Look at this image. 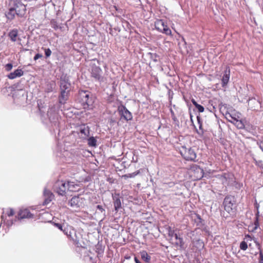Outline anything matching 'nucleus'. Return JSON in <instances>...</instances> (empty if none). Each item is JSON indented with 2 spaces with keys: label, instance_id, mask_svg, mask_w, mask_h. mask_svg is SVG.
Masks as SVG:
<instances>
[{
  "label": "nucleus",
  "instance_id": "obj_1",
  "mask_svg": "<svg viewBox=\"0 0 263 263\" xmlns=\"http://www.w3.org/2000/svg\"><path fill=\"white\" fill-rule=\"evenodd\" d=\"M80 99L84 108L91 109L93 107L94 98L87 91H81L79 93Z\"/></svg>",
  "mask_w": 263,
  "mask_h": 263
},
{
  "label": "nucleus",
  "instance_id": "obj_2",
  "mask_svg": "<svg viewBox=\"0 0 263 263\" xmlns=\"http://www.w3.org/2000/svg\"><path fill=\"white\" fill-rule=\"evenodd\" d=\"M180 154L187 161H194L196 158V153L191 148H187L185 147H182L180 150Z\"/></svg>",
  "mask_w": 263,
  "mask_h": 263
},
{
  "label": "nucleus",
  "instance_id": "obj_3",
  "mask_svg": "<svg viewBox=\"0 0 263 263\" xmlns=\"http://www.w3.org/2000/svg\"><path fill=\"white\" fill-rule=\"evenodd\" d=\"M155 28L157 30L165 33L166 35H171L172 31L167 27L165 22L162 20H158L155 23Z\"/></svg>",
  "mask_w": 263,
  "mask_h": 263
},
{
  "label": "nucleus",
  "instance_id": "obj_4",
  "mask_svg": "<svg viewBox=\"0 0 263 263\" xmlns=\"http://www.w3.org/2000/svg\"><path fill=\"white\" fill-rule=\"evenodd\" d=\"M67 182L63 180L58 181L54 185V190L59 195H64L67 191Z\"/></svg>",
  "mask_w": 263,
  "mask_h": 263
},
{
  "label": "nucleus",
  "instance_id": "obj_5",
  "mask_svg": "<svg viewBox=\"0 0 263 263\" xmlns=\"http://www.w3.org/2000/svg\"><path fill=\"white\" fill-rule=\"evenodd\" d=\"M13 8L16 12V15L20 17L24 16L26 14V5L23 4L20 1H15L14 2Z\"/></svg>",
  "mask_w": 263,
  "mask_h": 263
},
{
  "label": "nucleus",
  "instance_id": "obj_6",
  "mask_svg": "<svg viewBox=\"0 0 263 263\" xmlns=\"http://www.w3.org/2000/svg\"><path fill=\"white\" fill-rule=\"evenodd\" d=\"M90 73L91 77L96 80L100 82L103 81V77L102 76V70L100 67L92 65Z\"/></svg>",
  "mask_w": 263,
  "mask_h": 263
},
{
  "label": "nucleus",
  "instance_id": "obj_7",
  "mask_svg": "<svg viewBox=\"0 0 263 263\" xmlns=\"http://www.w3.org/2000/svg\"><path fill=\"white\" fill-rule=\"evenodd\" d=\"M223 204L224 210L229 214H233L235 212V205L230 197H226L224 199Z\"/></svg>",
  "mask_w": 263,
  "mask_h": 263
},
{
  "label": "nucleus",
  "instance_id": "obj_8",
  "mask_svg": "<svg viewBox=\"0 0 263 263\" xmlns=\"http://www.w3.org/2000/svg\"><path fill=\"white\" fill-rule=\"evenodd\" d=\"M118 111L121 118H123L126 121L131 120L133 119L132 113L123 105H120L118 107Z\"/></svg>",
  "mask_w": 263,
  "mask_h": 263
},
{
  "label": "nucleus",
  "instance_id": "obj_9",
  "mask_svg": "<svg viewBox=\"0 0 263 263\" xmlns=\"http://www.w3.org/2000/svg\"><path fill=\"white\" fill-rule=\"evenodd\" d=\"M54 225L61 231H63L65 235L69 238V234L74 233V229L71 226L63 223L62 224L55 223Z\"/></svg>",
  "mask_w": 263,
  "mask_h": 263
},
{
  "label": "nucleus",
  "instance_id": "obj_10",
  "mask_svg": "<svg viewBox=\"0 0 263 263\" xmlns=\"http://www.w3.org/2000/svg\"><path fill=\"white\" fill-rule=\"evenodd\" d=\"M54 225L61 231H63L65 235L69 238V234L74 233V229L71 226L63 223L62 224L55 223Z\"/></svg>",
  "mask_w": 263,
  "mask_h": 263
},
{
  "label": "nucleus",
  "instance_id": "obj_11",
  "mask_svg": "<svg viewBox=\"0 0 263 263\" xmlns=\"http://www.w3.org/2000/svg\"><path fill=\"white\" fill-rule=\"evenodd\" d=\"M85 199L81 196H74L69 201V203L71 207L77 208L84 205Z\"/></svg>",
  "mask_w": 263,
  "mask_h": 263
},
{
  "label": "nucleus",
  "instance_id": "obj_12",
  "mask_svg": "<svg viewBox=\"0 0 263 263\" xmlns=\"http://www.w3.org/2000/svg\"><path fill=\"white\" fill-rule=\"evenodd\" d=\"M14 214V211L12 209H9L6 210V211H4L3 214L1 216L2 221L4 223H6L8 226L12 225L13 222L12 221L9 222V220H6V217L8 216V217L12 216Z\"/></svg>",
  "mask_w": 263,
  "mask_h": 263
},
{
  "label": "nucleus",
  "instance_id": "obj_13",
  "mask_svg": "<svg viewBox=\"0 0 263 263\" xmlns=\"http://www.w3.org/2000/svg\"><path fill=\"white\" fill-rule=\"evenodd\" d=\"M70 83L68 82V78L65 76L61 79V90L70 91Z\"/></svg>",
  "mask_w": 263,
  "mask_h": 263
},
{
  "label": "nucleus",
  "instance_id": "obj_14",
  "mask_svg": "<svg viewBox=\"0 0 263 263\" xmlns=\"http://www.w3.org/2000/svg\"><path fill=\"white\" fill-rule=\"evenodd\" d=\"M33 217V214L30 213L28 209L20 210L18 214V219L30 218Z\"/></svg>",
  "mask_w": 263,
  "mask_h": 263
},
{
  "label": "nucleus",
  "instance_id": "obj_15",
  "mask_svg": "<svg viewBox=\"0 0 263 263\" xmlns=\"http://www.w3.org/2000/svg\"><path fill=\"white\" fill-rule=\"evenodd\" d=\"M24 74V71L21 69H17L14 72H11L8 75V78L10 79H14L17 77H20Z\"/></svg>",
  "mask_w": 263,
  "mask_h": 263
},
{
  "label": "nucleus",
  "instance_id": "obj_16",
  "mask_svg": "<svg viewBox=\"0 0 263 263\" xmlns=\"http://www.w3.org/2000/svg\"><path fill=\"white\" fill-rule=\"evenodd\" d=\"M80 133L82 138H86L89 135V128L86 125H82L80 126Z\"/></svg>",
  "mask_w": 263,
  "mask_h": 263
},
{
  "label": "nucleus",
  "instance_id": "obj_17",
  "mask_svg": "<svg viewBox=\"0 0 263 263\" xmlns=\"http://www.w3.org/2000/svg\"><path fill=\"white\" fill-rule=\"evenodd\" d=\"M230 73V68L229 67H227L226 68V70L224 71V73L222 77V86H224L228 84V83L229 81Z\"/></svg>",
  "mask_w": 263,
  "mask_h": 263
},
{
  "label": "nucleus",
  "instance_id": "obj_18",
  "mask_svg": "<svg viewBox=\"0 0 263 263\" xmlns=\"http://www.w3.org/2000/svg\"><path fill=\"white\" fill-rule=\"evenodd\" d=\"M61 95L59 97V102L61 104H64L68 99L69 91L61 90Z\"/></svg>",
  "mask_w": 263,
  "mask_h": 263
},
{
  "label": "nucleus",
  "instance_id": "obj_19",
  "mask_svg": "<svg viewBox=\"0 0 263 263\" xmlns=\"http://www.w3.org/2000/svg\"><path fill=\"white\" fill-rule=\"evenodd\" d=\"M67 191L70 192H76L79 190V185L73 182H67Z\"/></svg>",
  "mask_w": 263,
  "mask_h": 263
},
{
  "label": "nucleus",
  "instance_id": "obj_20",
  "mask_svg": "<svg viewBox=\"0 0 263 263\" xmlns=\"http://www.w3.org/2000/svg\"><path fill=\"white\" fill-rule=\"evenodd\" d=\"M252 238L250 235H246L245 238V241H242L240 244V248L243 251L247 250L248 248L247 242L249 241H251Z\"/></svg>",
  "mask_w": 263,
  "mask_h": 263
},
{
  "label": "nucleus",
  "instance_id": "obj_21",
  "mask_svg": "<svg viewBox=\"0 0 263 263\" xmlns=\"http://www.w3.org/2000/svg\"><path fill=\"white\" fill-rule=\"evenodd\" d=\"M44 195L45 197L44 202L45 204H48L52 199V193L49 190L45 189L44 191Z\"/></svg>",
  "mask_w": 263,
  "mask_h": 263
},
{
  "label": "nucleus",
  "instance_id": "obj_22",
  "mask_svg": "<svg viewBox=\"0 0 263 263\" xmlns=\"http://www.w3.org/2000/svg\"><path fill=\"white\" fill-rule=\"evenodd\" d=\"M80 234H78L74 230V233L69 234V238L71 239L74 244L78 245L79 243Z\"/></svg>",
  "mask_w": 263,
  "mask_h": 263
},
{
  "label": "nucleus",
  "instance_id": "obj_23",
  "mask_svg": "<svg viewBox=\"0 0 263 263\" xmlns=\"http://www.w3.org/2000/svg\"><path fill=\"white\" fill-rule=\"evenodd\" d=\"M18 36V31L16 29H12L8 33V36L12 42H15Z\"/></svg>",
  "mask_w": 263,
  "mask_h": 263
},
{
  "label": "nucleus",
  "instance_id": "obj_24",
  "mask_svg": "<svg viewBox=\"0 0 263 263\" xmlns=\"http://www.w3.org/2000/svg\"><path fill=\"white\" fill-rule=\"evenodd\" d=\"M15 15H16V12L12 7L9 9V11L6 14V16L8 19L12 20L14 18Z\"/></svg>",
  "mask_w": 263,
  "mask_h": 263
},
{
  "label": "nucleus",
  "instance_id": "obj_25",
  "mask_svg": "<svg viewBox=\"0 0 263 263\" xmlns=\"http://www.w3.org/2000/svg\"><path fill=\"white\" fill-rule=\"evenodd\" d=\"M231 176V174L229 173H224L222 175H219V179L223 184L228 183V180L230 178Z\"/></svg>",
  "mask_w": 263,
  "mask_h": 263
},
{
  "label": "nucleus",
  "instance_id": "obj_26",
  "mask_svg": "<svg viewBox=\"0 0 263 263\" xmlns=\"http://www.w3.org/2000/svg\"><path fill=\"white\" fill-rule=\"evenodd\" d=\"M234 124L238 129H243L245 127V124L241 120L232 121Z\"/></svg>",
  "mask_w": 263,
  "mask_h": 263
},
{
  "label": "nucleus",
  "instance_id": "obj_27",
  "mask_svg": "<svg viewBox=\"0 0 263 263\" xmlns=\"http://www.w3.org/2000/svg\"><path fill=\"white\" fill-rule=\"evenodd\" d=\"M226 118L227 119V120L232 123V121L235 120H239V117L238 116H236L235 115L234 116L231 115L230 113H227L226 114Z\"/></svg>",
  "mask_w": 263,
  "mask_h": 263
},
{
  "label": "nucleus",
  "instance_id": "obj_28",
  "mask_svg": "<svg viewBox=\"0 0 263 263\" xmlns=\"http://www.w3.org/2000/svg\"><path fill=\"white\" fill-rule=\"evenodd\" d=\"M53 112V109H50V110L48 111V113H47L49 119L51 122H54L55 121L54 120L55 119H57V117H58V116L55 113H53V115L52 116Z\"/></svg>",
  "mask_w": 263,
  "mask_h": 263
},
{
  "label": "nucleus",
  "instance_id": "obj_29",
  "mask_svg": "<svg viewBox=\"0 0 263 263\" xmlns=\"http://www.w3.org/2000/svg\"><path fill=\"white\" fill-rule=\"evenodd\" d=\"M140 253L142 259H143L147 262H148L150 261L151 256L148 255L146 251H143Z\"/></svg>",
  "mask_w": 263,
  "mask_h": 263
},
{
  "label": "nucleus",
  "instance_id": "obj_30",
  "mask_svg": "<svg viewBox=\"0 0 263 263\" xmlns=\"http://www.w3.org/2000/svg\"><path fill=\"white\" fill-rule=\"evenodd\" d=\"M114 207L115 211H118V209L121 207V201L119 198L114 199Z\"/></svg>",
  "mask_w": 263,
  "mask_h": 263
},
{
  "label": "nucleus",
  "instance_id": "obj_31",
  "mask_svg": "<svg viewBox=\"0 0 263 263\" xmlns=\"http://www.w3.org/2000/svg\"><path fill=\"white\" fill-rule=\"evenodd\" d=\"M139 173V171H138L137 172H134V173H133L127 174L124 175L122 177L124 178H125V179H126V178H133V177H135Z\"/></svg>",
  "mask_w": 263,
  "mask_h": 263
},
{
  "label": "nucleus",
  "instance_id": "obj_32",
  "mask_svg": "<svg viewBox=\"0 0 263 263\" xmlns=\"http://www.w3.org/2000/svg\"><path fill=\"white\" fill-rule=\"evenodd\" d=\"M96 140L93 137L88 139V144L90 146H95L96 145Z\"/></svg>",
  "mask_w": 263,
  "mask_h": 263
},
{
  "label": "nucleus",
  "instance_id": "obj_33",
  "mask_svg": "<svg viewBox=\"0 0 263 263\" xmlns=\"http://www.w3.org/2000/svg\"><path fill=\"white\" fill-rule=\"evenodd\" d=\"M51 24L52 28H53L55 30H57L58 28V25L57 22L54 20H52L51 21Z\"/></svg>",
  "mask_w": 263,
  "mask_h": 263
},
{
  "label": "nucleus",
  "instance_id": "obj_34",
  "mask_svg": "<svg viewBox=\"0 0 263 263\" xmlns=\"http://www.w3.org/2000/svg\"><path fill=\"white\" fill-rule=\"evenodd\" d=\"M45 55L47 58L49 57L51 54V51L49 48L44 49Z\"/></svg>",
  "mask_w": 263,
  "mask_h": 263
},
{
  "label": "nucleus",
  "instance_id": "obj_35",
  "mask_svg": "<svg viewBox=\"0 0 263 263\" xmlns=\"http://www.w3.org/2000/svg\"><path fill=\"white\" fill-rule=\"evenodd\" d=\"M196 108L198 109V110L199 112H202L204 111V107L200 104H198L196 106Z\"/></svg>",
  "mask_w": 263,
  "mask_h": 263
},
{
  "label": "nucleus",
  "instance_id": "obj_36",
  "mask_svg": "<svg viewBox=\"0 0 263 263\" xmlns=\"http://www.w3.org/2000/svg\"><path fill=\"white\" fill-rule=\"evenodd\" d=\"M12 67H13V66H12V64H11V63H8V64H6L5 66L6 69L7 71H10L12 69Z\"/></svg>",
  "mask_w": 263,
  "mask_h": 263
},
{
  "label": "nucleus",
  "instance_id": "obj_37",
  "mask_svg": "<svg viewBox=\"0 0 263 263\" xmlns=\"http://www.w3.org/2000/svg\"><path fill=\"white\" fill-rule=\"evenodd\" d=\"M260 148L263 151V140L257 142Z\"/></svg>",
  "mask_w": 263,
  "mask_h": 263
},
{
  "label": "nucleus",
  "instance_id": "obj_38",
  "mask_svg": "<svg viewBox=\"0 0 263 263\" xmlns=\"http://www.w3.org/2000/svg\"><path fill=\"white\" fill-rule=\"evenodd\" d=\"M42 57V55L41 54L37 53V54H35V55L34 56V60L36 61L37 59H39V58H41Z\"/></svg>",
  "mask_w": 263,
  "mask_h": 263
},
{
  "label": "nucleus",
  "instance_id": "obj_39",
  "mask_svg": "<svg viewBox=\"0 0 263 263\" xmlns=\"http://www.w3.org/2000/svg\"><path fill=\"white\" fill-rule=\"evenodd\" d=\"M97 209H98L101 213L104 212V209L103 208L102 205H98L97 206Z\"/></svg>",
  "mask_w": 263,
  "mask_h": 263
},
{
  "label": "nucleus",
  "instance_id": "obj_40",
  "mask_svg": "<svg viewBox=\"0 0 263 263\" xmlns=\"http://www.w3.org/2000/svg\"><path fill=\"white\" fill-rule=\"evenodd\" d=\"M260 256V260H259V263H263V255L262 253H260L259 254Z\"/></svg>",
  "mask_w": 263,
  "mask_h": 263
},
{
  "label": "nucleus",
  "instance_id": "obj_41",
  "mask_svg": "<svg viewBox=\"0 0 263 263\" xmlns=\"http://www.w3.org/2000/svg\"><path fill=\"white\" fill-rule=\"evenodd\" d=\"M174 234H175L174 233V232L172 230H169V231H168L169 236H170L171 237H174Z\"/></svg>",
  "mask_w": 263,
  "mask_h": 263
},
{
  "label": "nucleus",
  "instance_id": "obj_42",
  "mask_svg": "<svg viewBox=\"0 0 263 263\" xmlns=\"http://www.w3.org/2000/svg\"><path fill=\"white\" fill-rule=\"evenodd\" d=\"M255 228L254 229H256L258 226V220H257V219H256V221L255 222Z\"/></svg>",
  "mask_w": 263,
  "mask_h": 263
},
{
  "label": "nucleus",
  "instance_id": "obj_43",
  "mask_svg": "<svg viewBox=\"0 0 263 263\" xmlns=\"http://www.w3.org/2000/svg\"><path fill=\"white\" fill-rule=\"evenodd\" d=\"M192 102L195 107L198 104L194 100H192Z\"/></svg>",
  "mask_w": 263,
  "mask_h": 263
},
{
  "label": "nucleus",
  "instance_id": "obj_44",
  "mask_svg": "<svg viewBox=\"0 0 263 263\" xmlns=\"http://www.w3.org/2000/svg\"><path fill=\"white\" fill-rule=\"evenodd\" d=\"M174 237H175L176 239H181V238L179 237L178 235L177 234H175Z\"/></svg>",
  "mask_w": 263,
  "mask_h": 263
},
{
  "label": "nucleus",
  "instance_id": "obj_45",
  "mask_svg": "<svg viewBox=\"0 0 263 263\" xmlns=\"http://www.w3.org/2000/svg\"><path fill=\"white\" fill-rule=\"evenodd\" d=\"M134 259L136 263H141V262L138 259V258L136 257H135Z\"/></svg>",
  "mask_w": 263,
  "mask_h": 263
},
{
  "label": "nucleus",
  "instance_id": "obj_46",
  "mask_svg": "<svg viewBox=\"0 0 263 263\" xmlns=\"http://www.w3.org/2000/svg\"><path fill=\"white\" fill-rule=\"evenodd\" d=\"M249 101H250V102H254V103H258V101H257L255 99H250V100H249Z\"/></svg>",
  "mask_w": 263,
  "mask_h": 263
},
{
  "label": "nucleus",
  "instance_id": "obj_47",
  "mask_svg": "<svg viewBox=\"0 0 263 263\" xmlns=\"http://www.w3.org/2000/svg\"><path fill=\"white\" fill-rule=\"evenodd\" d=\"M253 240L254 241V242L256 244V245L257 246H259V243L258 242H257V241L255 239H253Z\"/></svg>",
  "mask_w": 263,
  "mask_h": 263
},
{
  "label": "nucleus",
  "instance_id": "obj_48",
  "mask_svg": "<svg viewBox=\"0 0 263 263\" xmlns=\"http://www.w3.org/2000/svg\"><path fill=\"white\" fill-rule=\"evenodd\" d=\"M52 90V88L51 87V88H49L47 90V92H50Z\"/></svg>",
  "mask_w": 263,
  "mask_h": 263
},
{
  "label": "nucleus",
  "instance_id": "obj_49",
  "mask_svg": "<svg viewBox=\"0 0 263 263\" xmlns=\"http://www.w3.org/2000/svg\"><path fill=\"white\" fill-rule=\"evenodd\" d=\"M197 119H198V121L199 123L200 124L199 128H201V124L200 123L199 119V118H198V117L197 118Z\"/></svg>",
  "mask_w": 263,
  "mask_h": 263
},
{
  "label": "nucleus",
  "instance_id": "obj_50",
  "mask_svg": "<svg viewBox=\"0 0 263 263\" xmlns=\"http://www.w3.org/2000/svg\"><path fill=\"white\" fill-rule=\"evenodd\" d=\"M258 206H258V205H256V208H257V209H258Z\"/></svg>",
  "mask_w": 263,
  "mask_h": 263
}]
</instances>
